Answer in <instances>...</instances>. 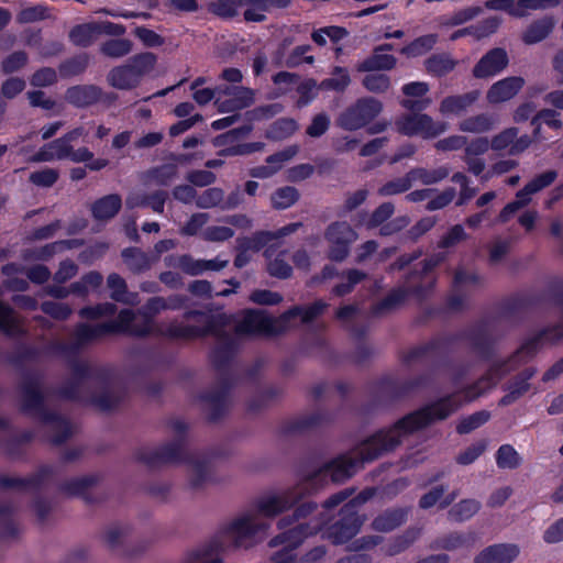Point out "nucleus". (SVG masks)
<instances>
[{
  "label": "nucleus",
  "instance_id": "0e129e2a",
  "mask_svg": "<svg viewBox=\"0 0 563 563\" xmlns=\"http://www.w3.org/2000/svg\"><path fill=\"white\" fill-rule=\"evenodd\" d=\"M58 172L54 168H44L30 175V181L40 187H51L58 179Z\"/></svg>",
  "mask_w": 563,
  "mask_h": 563
},
{
  "label": "nucleus",
  "instance_id": "423d86ee",
  "mask_svg": "<svg viewBox=\"0 0 563 563\" xmlns=\"http://www.w3.org/2000/svg\"><path fill=\"white\" fill-rule=\"evenodd\" d=\"M435 286V278L422 272H412L404 285L391 290L382 301L373 307L374 316L388 313L402 305L408 297L423 300L430 296Z\"/></svg>",
  "mask_w": 563,
  "mask_h": 563
},
{
  "label": "nucleus",
  "instance_id": "a211bd4d",
  "mask_svg": "<svg viewBox=\"0 0 563 563\" xmlns=\"http://www.w3.org/2000/svg\"><path fill=\"white\" fill-rule=\"evenodd\" d=\"M520 554L515 543H498L485 548L474 559V563H511Z\"/></svg>",
  "mask_w": 563,
  "mask_h": 563
},
{
  "label": "nucleus",
  "instance_id": "f257e3e1",
  "mask_svg": "<svg viewBox=\"0 0 563 563\" xmlns=\"http://www.w3.org/2000/svg\"><path fill=\"white\" fill-rule=\"evenodd\" d=\"M488 390V372L473 385L457 388L442 396L400 420L393 428L380 430L363 441L350 454L333 459L307 474L294 487L269 492L260 496L249 510V540L262 537L269 527V519L290 509L301 498L330 477L333 482H343L355 474L362 463L373 461L394 450L408 435L432 423L442 421L457 411L463 404L470 402Z\"/></svg>",
  "mask_w": 563,
  "mask_h": 563
},
{
  "label": "nucleus",
  "instance_id": "49530a36",
  "mask_svg": "<svg viewBox=\"0 0 563 563\" xmlns=\"http://www.w3.org/2000/svg\"><path fill=\"white\" fill-rule=\"evenodd\" d=\"M298 199L299 192L291 186L282 187L272 195V203L276 209H287Z\"/></svg>",
  "mask_w": 563,
  "mask_h": 563
},
{
  "label": "nucleus",
  "instance_id": "72a5a7b5",
  "mask_svg": "<svg viewBox=\"0 0 563 563\" xmlns=\"http://www.w3.org/2000/svg\"><path fill=\"white\" fill-rule=\"evenodd\" d=\"M481 509V503L476 499H463L453 505L448 511V519L453 522L470 520Z\"/></svg>",
  "mask_w": 563,
  "mask_h": 563
},
{
  "label": "nucleus",
  "instance_id": "9d476101",
  "mask_svg": "<svg viewBox=\"0 0 563 563\" xmlns=\"http://www.w3.org/2000/svg\"><path fill=\"white\" fill-rule=\"evenodd\" d=\"M93 153L86 146L74 150L64 136L56 139L43 145L37 152L30 155L26 159L31 163H45L69 158L74 163L90 161Z\"/></svg>",
  "mask_w": 563,
  "mask_h": 563
},
{
  "label": "nucleus",
  "instance_id": "c9c22d12",
  "mask_svg": "<svg viewBox=\"0 0 563 563\" xmlns=\"http://www.w3.org/2000/svg\"><path fill=\"white\" fill-rule=\"evenodd\" d=\"M168 267L181 269L184 273L196 276L202 274L201 260H195L189 255L168 256L165 258Z\"/></svg>",
  "mask_w": 563,
  "mask_h": 563
},
{
  "label": "nucleus",
  "instance_id": "bf43d9fd",
  "mask_svg": "<svg viewBox=\"0 0 563 563\" xmlns=\"http://www.w3.org/2000/svg\"><path fill=\"white\" fill-rule=\"evenodd\" d=\"M395 208L391 202H384L378 206L371 217L366 220L365 227L367 229H374L385 223L394 213Z\"/></svg>",
  "mask_w": 563,
  "mask_h": 563
},
{
  "label": "nucleus",
  "instance_id": "4c0bfd02",
  "mask_svg": "<svg viewBox=\"0 0 563 563\" xmlns=\"http://www.w3.org/2000/svg\"><path fill=\"white\" fill-rule=\"evenodd\" d=\"M122 257L129 269L140 273L151 266L147 255L139 249L131 247L122 252Z\"/></svg>",
  "mask_w": 563,
  "mask_h": 563
},
{
  "label": "nucleus",
  "instance_id": "a18cd8bd",
  "mask_svg": "<svg viewBox=\"0 0 563 563\" xmlns=\"http://www.w3.org/2000/svg\"><path fill=\"white\" fill-rule=\"evenodd\" d=\"M181 563H223L212 547L205 545L187 553Z\"/></svg>",
  "mask_w": 563,
  "mask_h": 563
},
{
  "label": "nucleus",
  "instance_id": "f3484780",
  "mask_svg": "<svg viewBox=\"0 0 563 563\" xmlns=\"http://www.w3.org/2000/svg\"><path fill=\"white\" fill-rule=\"evenodd\" d=\"M508 62V55L504 48H493L478 60L473 69V75L476 78L495 76L507 67Z\"/></svg>",
  "mask_w": 563,
  "mask_h": 563
},
{
  "label": "nucleus",
  "instance_id": "4468645a",
  "mask_svg": "<svg viewBox=\"0 0 563 563\" xmlns=\"http://www.w3.org/2000/svg\"><path fill=\"white\" fill-rule=\"evenodd\" d=\"M172 427L176 438L172 442L166 443L148 454H144L142 459L147 464L156 465L159 463H172L179 460L184 446L183 435L186 430V424L185 422L177 420L173 422Z\"/></svg>",
  "mask_w": 563,
  "mask_h": 563
},
{
  "label": "nucleus",
  "instance_id": "20e7f679",
  "mask_svg": "<svg viewBox=\"0 0 563 563\" xmlns=\"http://www.w3.org/2000/svg\"><path fill=\"white\" fill-rule=\"evenodd\" d=\"M327 307V302L317 300L310 306H295L278 318H272L264 309H249V335L251 333L280 334L294 327L297 318H300L302 323H309L322 314Z\"/></svg>",
  "mask_w": 563,
  "mask_h": 563
},
{
  "label": "nucleus",
  "instance_id": "a19ab883",
  "mask_svg": "<svg viewBox=\"0 0 563 563\" xmlns=\"http://www.w3.org/2000/svg\"><path fill=\"white\" fill-rule=\"evenodd\" d=\"M224 534L234 545H242L246 539V516L242 515L229 522Z\"/></svg>",
  "mask_w": 563,
  "mask_h": 563
},
{
  "label": "nucleus",
  "instance_id": "f8f14e48",
  "mask_svg": "<svg viewBox=\"0 0 563 563\" xmlns=\"http://www.w3.org/2000/svg\"><path fill=\"white\" fill-rule=\"evenodd\" d=\"M357 236L355 230L347 222L335 221L331 223L324 232V239L329 244V258L336 262L345 260Z\"/></svg>",
  "mask_w": 563,
  "mask_h": 563
},
{
  "label": "nucleus",
  "instance_id": "4d7b16f0",
  "mask_svg": "<svg viewBox=\"0 0 563 563\" xmlns=\"http://www.w3.org/2000/svg\"><path fill=\"white\" fill-rule=\"evenodd\" d=\"M365 273L358 271V269H350L347 271L343 277L346 282H342L338 284L333 288V294L336 296H344L349 292H351L354 288V286L358 283H361L365 278Z\"/></svg>",
  "mask_w": 563,
  "mask_h": 563
},
{
  "label": "nucleus",
  "instance_id": "dca6fc26",
  "mask_svg": "<svg viewBox=\"0 0 563 563\" xmlns=\"http://www.w3.org/2000/svg\"><path fill=\"white\" fill-rule=\"evenodd\" d=\"M463 336L477 354L486 356L495 339L494 325L487 321L479 322L467 329Z\"/></svg>",
  "mask_w": 563,
  "mask_h": 563
},
{
  "label": "nucleus",
  "instance_id": "338daca9",
  "mask_svg": "<svg viewBox=\"0 0 563 563\" xmlns=\"http://www.w3.org/2000/svg\"><path fill=\"white\" fill-rule=\"evenodd\" d=\"M41 308L43 312L57 320H65L71 313V308L64 302L45 301L42 303Z\"/></svg>",
  "mask_w": 563,
  "mask_h": 563
},
{
  "label": "nucleus",
  "instance_id": "7c9ffc66",
  "mask_svg": "<svg viewBox=\"0 0 563 563\" xmlns=\"http://www.w3.org/2000/svg\"><path fill=\"white\" fill-rule=\"evenodd\" d=\"M212 468L207 460L195 459L189 463L188 481L191 487L199 488L211 479Z\"/></svg>",
  "mask_w": 563,
  "mask_h": 563
},
{
  "label": "nucleus",
  "instance_id": "bb28decb",
  "mask_svg": "<svg viewBox=\"0 0 563 563\" xmlns=\"http://www.w3.org/2000/svg\"><path fill=\"white\" fill-rule=\"evenodd\" d=\"M479 97V92L474 90L464 95L450 96L440 103V112L443 115L461 114L466 111Z\"/></svg>",
  "mask_w": 563,
  "mask_h": 563
},
{
  "label": "nucleus",
  "instance_id": "09e8293b",
  "mask_svg": "<svg viewBox=\"0 0 563 563\" xmlns=\"http://www.w3.org/2000/svg\"><path fill=\"white\" fill-rule=\"evenodd\" d=\"M298 128V124L292 119H279L275 121L267 130V135L274 140H283L290 136Z\"/></svg>",
  "mask_w": 563,
  "mask_h": 563
},
{
  "label": "nucleus",
  "instance_id": "2eb2a0df",
  "mask_svg": "<svg viewBox=\"0 0 563 563\" xmlns=\"http://www.w3.org/2000/svg\"><path fill=\"white\" fill-rule=\"evenodd\" d=\"M517 128H507L494 135L490 140V148L496 152L506 151L509 155H519L525 152L532 143L528 134L518 135Z\"/></svg>",
  "mask_w": 563,
  "mask_h": 563
},
{
  "label": "nucleus",
  "instance_id": "cd10ccee",
  "mask_svg": "<svg viewBox=\"0 0 563 563\" xmlns=\"http://www.w3.org/2000/svg\"><path fill=\"white\" fill-rule=\"evenodd\" d=\"M338 320L349 329L356 338H362L367 332V327L358 324L363 319L361 310L352 305L342 307L336 312Z\"/></svg>",
  "mask_w": 563,
  "mask_h": 563
},
{
  "label": "nucleus",
  "instance_id": "e2e57ef3",
  "mask_svg": "<svg viewBox=\"0 0 563 563\" xmlns=\"http://www.w3.org/2000/svg\"><path fill=\"white\" fill-rule=\"evenodd\" d=\"M486 446L487 443L485 440L471 444L456 456V462L461 465L472 464L479 455L484 453Z\"/></svg>",
  "mask_w": 563,
  "mask_h": 563
},
{
  "label": "nucleus",
  "instance_id": "f03ea898",
  "mask_svg": "<svg viewBox=\"0 0 563 563\" xmlns=\"http://www.w3.org/2000/svg\"><path fill=\"white\" fill-rule=\"evenodd\" d=\"M183 305L179 297L164 299L161 297L152 298L139 311L134 313L130 309L122 310L115 320L110 322L88 325L80 324L76 330V341L79 344L87 343L111 332H124L131 335L144 336L148 334H162L172 339H194L208 333L217 335V344L212 351V361L217 365H222L232 358L242 344L246 331L245 320L241 319L235 327L233 334L218 333L214 330V319H211L199 312H190L189 317L199 318V322L205 325L192 327L173 322L166 327H157L153 322V317L166 309H177Z\"/></svg>",
  "mask_w": 563,
  "mask_h": 563
},
{
  "label": "nucleus",
  "instance_id": "ddd939ff",
  "mask_svg": "<svg viewBox=\"0 0 563 563\" xmlns=\"http://www.w3.org/2000/svg\"><path fill=\"white\" fill-rule=\"evenodd\" d=\"M362 523L363 519L353 510V505H344L340 518L325 529L323 537L334 544L345 543L358 532Z\"/></svg>",
  "mask_w": 563,
  "mask_h": 563
},
{
  "label": "nucleus",
  "instance_id": "6ab92c4d",
  "mask_svg": "<svg viewBox=\"0 0 563 563\" xmlns=\"http://www.w3.org/2000/svg\"><path fill=\"white\" fill-rule=\"evenodd\" d=\"M536 374V369L532 367L526 368L518 375L512 377L503 389L506 395L499 400L500 406H509L521 398L530 389L529 379Z\"/></svg>",
  "mask_w": 563,
  "mask_h": 563
},
{
  "label": "nucleus",
  "instance_id": "6e6552de",
  "mask_svg": "<svg viewBox=\"0 0 563 563\" xmlns=\"http://www.w3.org/2000/svg\"><path fill=\"white\" fill-rule=\"evenodd\" d=\"M213 98L220 112H232L245 107L246 90L244 87L219 85L214 90L202 88L196 89L194 93V99L199 104H207Z\"/></svg>",
  "mask_w": 563,
  "mask_h": 563
},
{
  "label": "nucleus",
  "instance_id": "6e6d98bb",
  "mask_svg": "<svg viewBox=\"0 0 563 563\" xmlns=\"http://www.w3.org/2000/svg\"><path fill=\"white\" fill-rule=\"evenodd\" d=\"M479 282L481 278L475 272L460 267L454 274L453 288L456 291H463L465 288L478 285Z\"/></svg>",
  "mask_w": 563,
  "mask_h": 563
},
{
  "label": "nucleus",
  "instance_id": "864d4df0",
  "mask_svg": "<svg viewBox=\"0 0 563 563\" xmlns=\"http://www.w3.org/2000/svg\"><path fill=\"white\" fill-rule=\"evenodd\" d=\"M0 329L8 334L14 335L21 332L20 319L8 307L0 302Z\"/></svg>",
  "mask_w": 563,
  "mask_h": 563
},
{
  "label": "nucleus",
  "instance_id": "2f4dec72",
  "mask_svg": "<svg viewBox=\"0 0 563 563\" xmlns=\"http://www.w3.org/2000/svg\"><path fill=\"white\" fill-rule=\"evenodd\" d=\"M558 177L555 170H548L530 180L521 190L517 192V198H522L527 203L530 202L531 196L539 192L543 188L550 186Z\"/></svg>",
  "mask_w": 563,
  "mask_h": 563
},
{
  "label": "nucleus",
  "instance_id": "c03bdc74",
  "mask_svg": "<svg viewBox=\"0 0 563 563\" xmlns=\"http://www.w3.org/2000/svg\"><path fill=\"white\" fill-rule=\"evenodd\" d=\"M349 71L343 67H335L330 78L321 81L320 88L325 90L343 91L350 85Z\"/></svg>",
  "mask_w": 563,
  "mask_h": 563
},
{
  "label": "nucleus",
  "instance_id": "f704fd0d",
  "mask_svg": "<svg viewBox=\"0 0 563 563\" xmlns=\"http://www.w3.org/2000/svg\"><path fill=\"white\" fill-rule=\"evenodd\" d=\"M409 172L411 175L412 184L419 181L423 185H433L445 179L450 174V168L443 165L433 169L417 167Z\"/></svg>",
  "mask_w": 563,
  "mask_h": 563
},
{
  "label": "nucleus",
  "instance_id": "603ef678",
  "mask_svg": "<svg viewBox=\"0 0 563 563\" xmlns=\"http://www.w3.org/2000/svg\"><path fill=\"white\" fill-rule=\"evenodd\" d=\"M531 124L536 126V133H538L540 125L545 124L550 129L560 130L563 125L560 113L553 109H543L532 118Z\"/></svg>",
  "mask_w": 563,
  "mask_h": 563
},
{
  "label": "nucleus",
  "instance_id": "4be33fe9",
  "mask_svg": "<svg viewBox=\"0 0 563 563\" xmlns=\"http://www.w3.org/2000/svg\"><path fill=\"white\" fill-rule=\"evenodd\" d=\"M298 152V147L292 145L287 148L269 155L266 158V165L255 167L251 170L253 177L267 178L278 172L284 163L291 159Z\"/></svg>",
  "mask_w": 563,
  "mask_h": 563
},
{
  "label": "nucleus",
  "instance_id": "79ce46f5",
  "mask_svg": "<svg viewBox=\"0 0 563 563\" xmlns=\"http://www.w3.org/2000/svg\"><path fill=\"white\" fill-rule=\"evenodd\" d=\"M97 37L98 33L95 22L78 25L70 32L71 42L79 46H88L93 43Z\"/></svg>",
  "mask_w": 563,
  "mask_h": 563
},
{
  "label": "nucleus",
  "instance_id": "b1692460",
  "mask_svg": "<svg viewBox=\"0 0 563 563\" xmlns=\"http://www.w3.org/2000/svg\"><path fill=\"white\" fill-rule=\"evenodd\" d=\"M475 536L473 532H450L437 538L430 545L433 550L455 551L461 549H471L474 545Z\"/></svg>",
  "mask_w": 563,
  "mask_h": 563
},
{
  "label": "nucleus",
  "instance_id": "58836bf2",
  "mask_svg": "<svg viewBox=\"0 0 563 563\" xmlns=\"http://www.w3.org/2000/svg\"><path fill=\"white\" fill-rule=\"evenodd\" d=\"M455 62L448 54H435L426 60V68L435 76H443L452 71Z\"/></svg>",
  "mask_w": 563,
  "mask_h": 563
},
{
  "label": "nucleus",
  "instance_id": "c756f323",
  "mask_svg": "<svg viewBox=\"0 0 563 563\" xmlns=\"http://www.w3.org/2000/svg\"><path fill=\"white\" fill-rule=\"evenodd\" d=\"M101 90L96 86H76L69 88L66 93L67 100L77 106L86 107L99 100Z\"/></svg>",
  "mask_w": 563,
  "mask_h": 563
},
{
  "label": "nucleus",
  "instance_id": "7ed1b4c3",
  "mask_svg": "<svg viewBox=\"0 0 563 563\" xmlns=\"http://www.w3.org/2000/svg\"><path fill=\"white\" fill-rule=\"evenodd\" d=\"M351 489H343L329 497L322 505V511L318 518L301 522L317 509L314 503H302L295 508L291 515L283 516L277 527L280 530L275 538L269 541L271 548L282 547L275 554V563H289L294 559V550L298 548L306 538L317 533L329 520V511L345 501L352 495Z\"/></svg>",
  "mask_w": 563,
  "mask_h": 563
},
{
  "label": "nucleus",
  "instance_id": "c85d7f7f",
  "mask_svg": "<svg viewBox=\"0 0 563 563\" xmlns=\"http://www.w3.org/2000/svg\"><path fill=\"white\" fill-rule=\"evenodd\" d=\"M121 206V197L112 194L97 200L91 207V212L97 220H108L118 213Z\"/></svg>",
  "mask_w": 563,
  "mask_h": 563
},
{
  "label": "nucleus",
  "instance_id": "412c9836",
  "mask_svg": "<svg viewBox=\"0 0 563 563\" xmlns=\"http://www.w3.org/2000/svg\"><path fill=\"white\" fill-rule=\"evenodd\" d=\"M332 420V416L323 410L316 409L309 413L302 415L288 421L285 424L286 433L306 432L308 430L321 427L329 423Z\"/></svg>",
  "mask_w": 563,
  "mask_h": 563
},
{
  "label": "nucleus",
  "instance_id": "052dcab7",
  "mask_svg": "<svg viewBox=\"0 0 563 563\" xmlns=\"http://www.w3.org/2000/svg\"><path fill=\"white\" fill-rule=\"evenodd\" d=\"M223 200V191L220 188H208L196 198V206L202 209H209L218 206Z\"/></svg>",
  "mask_w": 563,
  "mask_h": 563
},
{
  "label": "nucleus",
  "instance_id": "9b49d317",
  "mask_svg": "<svg viewBox=\"0 0 563 563\" xmlns=\"http://www.w3.org/2000/svg\"><path fill=\"white\" fill-rule=\"evenodd\" d=\"M397 131L404 135H420L423 139H433L446 131L448 124L434 121L424 113H408L399 117L396 122Z\"/></svg>",
  "mask_w": 563,
  "mask_h": 563
},
{
  "label": "nucleus",
  "instance_id": "e433bc0d",
  "mask_svg": "<svg viewBox=\"0 0 563 563\" xmlns=\"http://www.w3.org/2000/svg\"><path fill=\"white\" fill-rule=\"evenodd\" d=\"M421 536V528L410 527L396 537L387 548V554L393 556L408 549Z\"/></svg>",
  "mask_w": 563,
  "mask_h": 563
},
{
  "label": "nucleus",
  "instance_id": "69168bd1",
  "mask_svg": "<svg viewBox=\"0 0 563 563\" xmlns=\"http://www.w3.org/2000/svg\"><path fill=\"white\" fill-rule=\"evenodd\" d=\"M47 16V9L44 5H33L23 8L18 16L16 21L19 23H32L38 20L45 19Z\"/></svg>",
  "mask_w": 563,
  "mask_h": 563
},
{
  "label": "nucleus",
  "instance_id": "a878e982",
  "mask_svg": "<svg viewBox=\"0 0 563 563\" xmlns=\"http://www.w3.org/2000/svg\"><path fill=\"white\" fill-rule=\"evenodd\" d=\"M407 517L408 510L406 508L387 509L372 521V528L378 532H389L401 526Z\"/></svg>",
  "mask_w": 563,
  "mask_h": 563
},
{
  "label": "nucleus",
  "instance_id": "3c124183",
  "mask_svg": "<svg viewBox=\"0 0 563 563\" xmlns=\"http://www.w3.org/2000/svg\"><path fill=\"white\" fill-rule=\"evenodd\" d=\"M412 185L411 175L408 172L404 177L387 181L378 189V194L384 197L401 194L410 189Z\"/></svg>",
  "mask_w": 563,
  "mask_h": 563
},
{
  "label": "nucleus",
  "instance_id": "37998d69",
  "mask_svg": "<svg viewBox=\"0 0 563 563\" xmlns=\"http://www.w3.org/2000/svg\"><path fill=\"white\" fill-rule=\"evenodd\" d=\"M437 43V35L434 34H428L420 36L416 38L413 42H411L409 45L405 46L401 49V53L410 56L416 57L426 54L429 52Z\"/></svg>",
  "mask_w": 563,
  "mask_h": 563
},
{
  "label": "nucleus",
  "instance_id": "0eeeda50",
  "mask_svg": "<svg viewBox=\"0 0 563 563\" xmlns=\"http://www.w3.org/2000/svg\"><path fill=\"white\" fill-rule=\"evenodd\" d=\"M155 63L156 57L152 53L135 55L126 64L112 68L107 80L115 89L131 90L139 86L142 77L154 68Z\"/></svg>",
  "mask_w": 563,
  "mask_h": 563
},
{
  "label": "nucleus",
  "instance_id": "5fc2aeb1",
  "mask_svg": "<svg viewBox=\"0 0 563 563\" xmlns=\"http://www.w3.org/2000/svg\"><path fill=\"white\" fill-rule=\"evenodd\" d=\"M496 463L500 468H516L520 464L517 451L509 444L501 445L496 453Z\"/></svg>",
  "mask_w": 563,
  "mask_h": 563
},
{
  "label": "nucleus",
  "instance_id": "aec40b11",
  "mask_svg": "<svg viewBox=\"0 0 563 563\" xmlns=\"http://www.w3.org/2000/svg\"><path fill=\"white\" fill-rule=\"evenodd\" d=\"M522 77H507L495 82L487 91L486 98L489 103H500L514 98L523 87Z\"/></svg>",
  "mask_w": 563,
  "mask_h": 563
},
{
  "label": "nucleus",
  "instance_id": "393cba45",
  "mask_svg": "<svg viewBox=\"0 0 563 563\" xmlns=\"http://www.w3.org/2000/svg\"><path fill=\"white\" fill-rule=\"evenodd\" d=\"M555 25L553 16L545 15L532 21L522 33V41L526 44H536L549 36Z\"/></svg>",
  "mask_w": 563,
  "mask_h": 563
},
{
  "label": "nucleus",
  "instance_id": "5701e85b",
  "mask_svg": "<svg viewBox=\"0 0 563 563\" xmlns=\"http://www.w3.org/2000/svg\"><path fill=\"white\" fill-rule=\"evenodd\" d=\"M391 44H383L377 46L372 56L367 57L358 66L361 71H373V70H389L394 68L396 58L386 52L391 51Z\"/></svg>",
  "mask_w": 563,
  "mask_h": 563
},
{
  "label": "nucleus",
  "instance_id": "13d9d810",
  "mask_svg": "<svg viewBox=\"0 0 563 563\" xmlns=\"http://www.w3.org/2000/svg\"><path fill=\"white\" fill-rule=\"evenodd\" d=\"M242 0H213L210 10L221 18H232L242 7Z\"/></svg>",
  "mask_w": 563,
  "mask_h": 563
},
{
  "label": "nucleus",
  "instance_id": "39448f33",
  "mask_svg": "<svg viewBox=\"0 0 563 563\" xmlns=\"http://www.w3.org/2000/svg\"><path fill=\"white\" fill-rule=\"evenodd\" d=\"M301 225V222L289 223L278 229L276 232L258 231L249 238V250L258 251L267 246L264 254L267 258V271L272 276L277 278H287L290 276L292 269L284 258L285 253L282 252L274 258L273 255L275 250L280 245L279 240L295 233Z\"/></svg>",
  "mask_w": 563,
  "mask_h": 563
},
{
  "label": "nucleus",
  "instance_id": "1a4fd4ad",
  "mask_svg": "<svg viewBox=\"0 0 563 563\" xmlns=\"http://www.w3.org/2000/svg\"><path fill=\"white\" fill-rule=\"evenodd\" d=\"M383 104L375 98H361L347 107L336 119V125L345 131H356L366 126L382 111Z\"/></svg>",
  "mask_w": 563,
  "mask_h": 563
},
{
  "label": "nucleus",
  "instance_id": "ea45409f",
  "mask_svg": "<svg viewBox=\"0 0 563 563\" xmlns=\"http://www.w3.org/2000/svg\"><path fill=\"white\" fill-rule=\"evenodd\" d=\"M107 283L111 289L112 299L131 305L135 302V296L126 292L125 282L120 275L115 273L110 274Z\"/></svg>",
  "mask_w": 563,
  "mask_h": 563
},
{
  "label": "nucleus",
  "instance_id": "8fccbe9b",
  "mask_svg": "<svg viewBox=\"0 0 563 563\" xmlns=\"http://www.w3.org/2000/svg\"><path fill=\"white\" fill-rule=\"evenodd\" d=\"M132 51V43L126 38L109 40L101 46V52L112 58H120Z\"/></svg>",
  "mask_w": 563,
  "mask_h": 563
},
{
  "label": "nucleus",
  "instance_id": "473e14b6",
  "mask_svg": "<svg viewBox=\"0 0 563 563\" xmlns=\"http://www.w3.org/2000/svg\"><path fill=\"white\" fill-rule=\"evenodd\" d=\"M496 120L493 115L481 113L477 115L468 117L459 123V129L468 133H485L494 129Z\"/></svg>",
  "mask_w": 563,
  "mask_h": 563
},
{
  "label": "nucleus",
  "instance_id": "774afa93",
  "mask_svg": "<svg viewBox=\"0 0 563 563\" xmlns=\"http://www.w3.org/2000/svg\"><path fill=\"white\" fill-rule=\"evenodd\" d=\"M363 85L372 92H384L389 87V78L384 74H369L364 77Z\"/></svg>",
  "mask_w": 563,
  "mask_h": 563
},
{
  "label": "nucleus",
  "instance_id": "680f3d73",
  "mask_svg": "<svg viewBox=\"0 0 563 563\" xmlns=\"http://www.w3.org/2000/svg\"><path fill=\"white\" fill-rule=\"evenodd\" d=\"M80 243L76 240L70 241H57L51 244H47L40 250L36 251L35 257L38 260H47L53 256L57 252H62L67 249H73L79 246Z\"/></svg>",
  "mask_w": 563,
  "mask_h": 563
},
{
  "label": "nucleus",
  "instance_id": "de8ad7c7",
  "mask_svg": "<svg viewBox=\"0 0 563 563\" xmlns=\"http://www.w3.org/2000/svg\"><path fill=\"white\" fill-rule=\"evenodd\" d=\"M490 418V413L486 410L474 412L467 417H464L460 420L456 426V431L460 434H466L472 432L473 430L479 428Z\"/></svg>",
  "mask_w": 563,
  "mask_h": 563
}]
</instances>
